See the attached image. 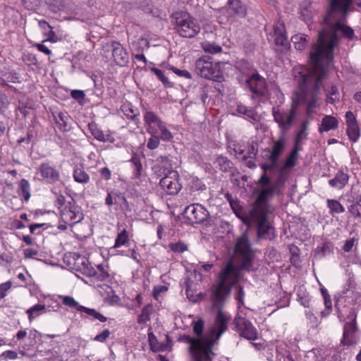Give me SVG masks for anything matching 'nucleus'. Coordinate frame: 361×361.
<instances>
[{
    "label": "nucleus",
    "mask_w": 361,
    "mask_h": 361,
    "mask_svg": "<svg viewBox=\"0 0 361 361\" xmlns=\"http://www.w3.org/2000/svg\"><path fill=\"white\" fill-rule=\"evenodd\" d=\"M64 7L63 1L61 0H54L53 2L49 5V9L53 13H57L62 10Z\"/></svg>",
    "instance_id": "bf43d9fd"
},
{
    "label": "nucleus",
    "mask_w": 361,
    "mask_h": 361,
    "mask_svg": "<svg viewBox=\"0 0 361 361\" xmlns=\"http://www.w3.org/2000/svg\"><path fill=\"white\" fill-rule=\"evenodd\" d=\"M115 63L119 66H126L129 62V55L123 45L116 41H112L109 45Z\"/></svg>",
    "instance_id": "6ab92c4d"
},
{
    "label": "nucleus",
    "mask_w": 361,
    "mask_h": 361,
    "mask_svg": "<svg viewBox=\"0 0 361 361\" xmlns=\"http://www.w3.org/2000/svg\"><path fill=\"white\" fill-rule=\"evenodd\" d=\"M281 180L278 178L273 184L268 188H263L259 192L250 213H271L272 207L268 203L269 197H271L275 193L279 192V184Z\"/></svg>",
    "instance_id": "1a4fd4ad"
},
{
    "label": "nucleus",
    "mask_w": 361,
    "mask_h": 361,
    "mask_svg": "<svg viewBox=\"0 0 361 361\" xmlns=\"http://www.w3.org/2000/svg\"><path fill=\"white\" fill-rule=\"evenodd\" d=\"M68 263L71 269L80 271L87 276L91 277L97 275V271L92 267L89 260L83 256L74 254Z\"/></svg>",
    "instance_id": "4468645a"
},
{
    "label": "nucleus",
    "mask_w": 361,
    "mask_h": 361,
    "mask_svg": "<svg viewBox=\"0 0 361 361\" xmlns=\"http://www.w3.org/2000/svg\"><path fill=\"white\" fill-rule=\"evenodd\" d=\"M274 42L276 45H280L286 48L288 44L286 35L284 33V27L283 24L276 25L274 27Z\"/></svg>",
    "instance_id": "cd10ccee"
},
{
    "label": "nucleus",
    "mask_w": 361,
    "mask_h": 361,
    "mask_svg": "<svg viewBox=\"0 0 361 361\" xmlns=\"http://www.w3.org/2000/svg\"><path fill=\"white\" fill-rule=\"evenodd\" d=\"M357 330L356 322L353 320L347 322L344 326L343 340L345 343L350 345L353 343V336Z\"/></svg>",
    "instance_id": "7c9ffc66"
},
{
    "label": "nucleus",
    "mask_w": 361,
    "mask_h": 361,
    "mask_svg": "<svg viewBox=\"0 0 361 361\" xmlns=\"http://www.w3.org/2000/svg\"><path fill=\"white\" fill-rule=\"evenodd\" d=\"M178 341L190 344L189 350L193 356L194 361H201L206 359L212 361L210 354L213 343L206 338H193L189 335L183 334L178 338Z\"/></svg>",
    "instance_id": "39448f33"
},
{
    "label": "nucleus",
    "mask_w": 361,
    "mask_h": 361,
    "mask_svg": "<svg viewBox=\"0 0 361 361\" xmlns=\"http://www.w3.org/2000/svg\"><path fill=\"white\" fill-rule=\"evenodd\" d=\"M130 162L134 166V177L139 179L142 171V165L139 155L134 154L130 159Z\"/></svg>",
    "instance_id": "ea45409f"
},
{
    "label": "nucleus",
    "mask_w": 361,
    "mask_h": 361,
    "mask_svg": "<svg viewBox=\"0 0 361 361\" xmlns=\"http://www.w3.org/2000/svg\"><path fill=\"white\" fill-rule=\"evenodd\" d=\"M174 29L183 37L192 38L200 31L197 21L188 13H178L173 16Z\"/></svg>",
    "instance_id": "423d86ee"
},
{
    "label": "nucleus",
    "mask_w": 361,
    "mask_h": 361,
    "mask_svg": "<svg viewBox=\"0 0 361 361\" xmlns=\"http://www.w3.org/2000/svg\"><path fill=\"white\" fill-rule=\"evenodd\" d=\"M202 48L205 52L209 54H217L222 51V48L221 46L215 43H210L208 42L202 43Z\"/></svg>",
    "instance_id": "79ce46f5"
},
{
    "label": "nucleus",
    "mask_w": 361,
    "mask_h": 361,
    "mask_svg": "<svg viewBox=\"0 0 361 361\" xmlns=\"http://www.w3.org/2000/svg\"><path fill=\"white\" fill-rule=\"evenodd\" d=\"M152 310L153 307L152 305L148 304L145 305L142 308L141 314L137 317V323L145 324L147 322L149 321Z\"/></svg>",
    "instance_id": "4c0bfd02"
},
{
    "label": "nucleus",
    "mask_w": 361,
    "mask_h": 361,
    "mask_svg": "<svg viewBox=\"0 0 361 361\" xmlns=\"http://www.w3.org/2000/svg\"><path fill=\"white\" fill-rule=\"evenodd\" d=\"M348 212L355 217H361V194L351 191L346 195Z\"/></svg>",
    "instance_id": "412c9836"
},
{
    "label": "nucleus",
    "mask_w": 361,
    "mask_h": 361,
    "mask_svg": "<svg viewBox=\"0 0 361 361\" xmlns=\"http://www.w3.org/2000/svg\"><path fill=\"white\" fill-rule=\"evenodd\" d=\"M51 192L54 195L55 206L60 210L61 218L64 224H59V218L54 212L47 211L49 218L53 220L52 222L47 224V228L57 226L58 228L63 231L67 228V225L72 226L83 219L84 215L80 207L72 197L68 201L60 191L52 189Z\"/></svg>",
    "instance_id": "7ed1b4c3"
},
{
    "label": "nucleus",
    "mask_w": 361,
    "mask_h": 361,
    "mask_svg": "<svg viewBox=\"0 0 361 361\" xmlns=\"http://www.w3.org/2000/svg\"><path fill=\"white\" fill-rule=\"evenodd\" d=\"M324 298V303L325 305V310L322 311L321 314L322 317H326L328 316L330 312H331L332 309V303L331 297L329 296V298Z\"/></svg>",
    "instance_id": "052dcab7"
},
{
    "label": "nucleus",
    "mask_w": 361,
    "mask_h": 361,
    "mask_svg": "<svg viewBox=\"0 0 361 361\" xmlns=\"http://www.w3.org/2000/svg\"><path fill=\"white\" fill-rule=\"evenodd\" d=\"M204 329V321L198 319L197 322H193V331L197 338H203L202 336Z\"/></svg>",
    "instance_id": "864d4df0"
},
{
    "label": "nucleus",
    "mask_w": 361,
    "mask_h": 361,
    "mask_svg": "<svg viewBox=\"0 0 361 361\" xmlns=\"http://www.w3.org/2000/svg\"><path fill=\"white\" fill-rule=\"evenodd\" d=\"M114 204H119L121 207H128V201L121 193L114 192Z\"/></svg>",
    "instance_id": "6e6d98bb"
},
{
    "label": "nucleus",
    "mask_w": 361,
    "mask_h": 361,
    "mask_svg": "<svg viewBox=\"0 0 361 361\" xmlns=\"http://www.w3.org/2000/svg\"><path fill=\"white\" fill-rule=\"evenodd\" d=\"M152 71L155 73L157 78L162 82L166 87H171V83L169 81L168 78L165 76L163 71L159 68H154Z\"/></svg>",
    "instance_id": "5fc2aeb1"
},
{
    "label": "nucleus",
    "mask_w": 361,
    "mask_h": 361,
    "mask_svg": "<svg viewBox=\"0 0 361 361\" xmlns=\"http://www.w3.org/2000/svg\"><path fill=\"white\" fill-rule=\"evenodd\" d=\"M327 205L332 212L339 214L345 211L343 205L336 200H327Z\"/></svg>",
    "instance_id": "c03bdc74"
},
{
    "label": "nucleus",
    "mask_w": 361,
    "mask_h": 361,
    "mask_svg": "<svg viewBox=\"0 0 361 361\" xmlns=\"http://www.w3.org/2000/svg\"><path fill=\"white\" fill-rule=\"evenodd\" d=\"M128 241V235L126 230H123L116 237L114 247H119L125 245Z\"/></svg>",
    "instance_id": "de8ad7c7"
},
{
    "label": "nucleus",
    "mask_w": 361,
    "mask_h": 361,
    "mask_svg": "<svg viewBox=\"0 0 361 361\" xmlns=\"http://www.w3.org/2000/svg\"><path fill=\"white\" fill-rule=\"evenodd\" d=\"M299 68H294V75L295 80L298 81V85L302 92L301 100L300 99H293L291 107L288 110L281 109L279 106H274L272 108V116L274 121L278 124L281 130V135H285L286 133L290 129L294 121L295 120L298 108L300 102L307 104V114H310L313 113L314 109L317 106L318 100V93L322 85V80L319 82L318 90L314 87V82H310L307 85L300 84L295 74L298 71Z\"/></svg>",
    "instance_id": "f03ea898"
},
{
    "label": "nucleus",
    "mask_w": 361,
    "mask_h": 361,
    "mask_svg": "<svg viewBox=\"0 0 361 361\" xmlns=\"http://www.w3.org/2000/svg\"><path fill=\"white\" fill-rule=\"evenodd\" d=\"M144 121L149 134H158V128L163 124L158 116L152 111H146L144 113Z\"/></svg>",
    "instance_id": "b1692460"
},
{
    "label": "nucleus",
    "mask_w": 361,
    "mask_h": 361,
    "mask_svg": "<svg viewBox=\"0 0 361 361\" xmlns=\"http://www.w3.org/2000/svg\"><path fill=\"white\" fill-rule=\"evenodd\" d=\"M281 180L278 178L273 184L268 188H263L259 192L250 213H271L272 207L268 203L269 197H271L275 193L279 192V184Z\"/></svg>",
    "instance_id": "6e6552de"
},
{
    "label": "nucleus",
    "mask_w": 361,
    "mask_h": 361,
    "mask_svg": "<svg viewBox=\"0 0 361 361\" xmlns=\"http://www.w3.org/2000/svg\"><path fill=\"white\" fill-rule=\"evenodd\" d=\"M121 111L129 119L134 121L140 115L139 110L134 107L130 102H126L121 107Z\"/></svg>",
    "instance_id": "473e14b6"
},
{
    "label": "nucleus",
    "mask_w": 361,
    "mask_h": 361,
    "mask_svg": "<svg viewBox=\"0 0 361 361\" xmlns=\"http://www.w3.org/2000/svg\"><path fill=\"white\" fill-rule=\"evenodd\" d=\"M338 121L336 118L332 116H325L321 123L319 131H329L330 130H334L338 128Z\"/></svg>",
    "instance_id": "c756f323"
},
{
    "label": "nucleus",
    "mask_w": 361,
    "mask_h": 361,
    "mask_svg": "<svg viewBox=\"0 0 361 361\" xmlns=\"http://www.w3.org/2000/svg\"><path fill=\"white\" fill-rule=\"evenodd\" d=\"M190 187L192 191L204 190L206 189L205 185L197 178H192L190 183Z\"/></svg>",
    "instance_id": "8fccbe9b"
},
{
    "label": "nucleus",
    "mask_w": 361,
    "mask_h": 361,
    "mask_svg": "<svg viewBox=\"0 0 361 361\" xmlns=\"http://www.w3.org/2000/svg\"><path fill=\"white\" fill-rule=\"evenodd\" d=\"M152 136L148 140V142H147V147L149 149H154L158 147V146L159 145V137H158V135H157V134H151Z\"/></svg>",
    "instance_id": "13d9d810"
},
{
    "label": "nucleus",
    "mask_w": 361,
    "mask_h": 361,
    "mask_svg": "<svg viewBox=\"0 0 361 361\" xmlns=\"http://www.w3.org/2000/svg\"><path fill=\"white\" fill-rule=\"evenodd\" d=\"M53 116L58 128L62 132H68L71 130L70 117L66 113H53Z\"/></svg>",
    "instance_id": "a878e982"
},
{
    "label": "nucleus",
    "mask_w": 361,
    "mask_h": 361,
    "mask_svg": "<svg viewBox=\"0 0 361 361\" xmlns=\"http://www.w3.org/2000/svg\"><path fill=\"white\" fill-rule=\"evenodd\" d=\"M110 334V331L109 329H105L102 333L97 335L94 338V341L103 343L109 337Z\"/></svg>",
    "instance_id": "0e129e2a"
},
{
    "label": "nucleus",
    "mask_w": 361,
    "mask_h": 361,
    "mask_svg": "<svg viewBox=\"0 0 361 361\" xmlns=\"http://www.w3.org/2000/svg\"><path fill=\"white\" fill-rule=\"evenodd\" d=\"M97 269L99 270V272L97 271V275L92 276L91 277H95L99 281H104L109 277L108 271L106 270L105 267L103 265H98Z\"/></svg>",
    "instance_id": "3c124183"
},
{
    "label": "nucleus",
    "mask_w": 361,
    "mask_h": 361,
    "mask_svg": "<svg viewBox=\"0 0 361 361\" xmlns=\"http://www.w3.org/2000/svg\"><path fill=\"white\" fill-rule=\"evenodd\" d=\"M234 323L236 331L240 336L252 341L257 338V331L249 320L244 317H238L235 319Z\"/></svg>",
    "instance_id": "dca6fc26"
},
{
    "label": "nucleus",
    "mask_w": 361,
    "mask_h": 361,
    "mask_svg": "<svg viewBox=\"0 0 361 361\" xmlns=\"http://www.w3.org/2000/svg\"><path fill=\"white\" fill-rule=\"evenodd\" d=\"M44 309V305L41 304H37L30 307L27 310V314H28L30 321H32L36 317L42 314L43 313V310Z\"/></svg>",
    "instance_id": "37998d69"
},
{
    "label": "nucleus",
    "mask_w": 361,
    "mask_h": 361,
    "mask_svg": "<svg viewBox=\"0 0 361 361\" xmlns=\"http://www.w3.org/2000/svg\"><path fill=\"white\" fill-rule=\"evenodd\" d=\"M239 272L232 261H228L219 274L217 286L213 291L214 305L223 302L230 294L231 287L237 283Z\"/></svg>",
    "instance_id": "20e7f679"
},
{
    "label": "nucleus",
    "mask_w": 361,
    "mask_h": 361,
    "mask_svg": "<svg viewBox=\"0 0 361 361\" xmlns=\"http://www.w3.org/2000/svg\"><path fill=\"white\" fill-rule=\"evenodd\" d=\"M21 195L25 201L27 202L30 197V183L25 179H22L20 183Z\"/></svg>",
    "instance_id": "49530a36"
},
{
    "label": "nucleus",
    "mask_w": 361,
    "mask_h": 361,
    "mask_svg": "<svg viewBox=\"0 0 361 361\" xmlns=\"http://www.w3.org/2000/svg\"><path fill=\"white\" fill-rule=\"evenodd\" d=\"M63 304L69 307H75L78 309L80 306L75 299L71 296H63Z\"/></svg>",
    "instance_id": "680f3d73"
},
{
    "label": "nucleus",
    "mask_w": 361,
    "mask_h": 361,
    "mask_svg": "<svg viewBox=\"0 0 361 361\" xmlns=\"http://www.w3.org/2000/svg\"><path fill=\"white\" fill-rule=\"evenodd\" d=\"M286 145V138L283 135H280L278 140L273 144L271 149H267L269 153L267 159L272 161H278L281 155L283 154Z\"/></svg>",
    "instance_id": "4be33fe9"
},
{
    "label": "nucleus",
    "mask_w": 361,
    "mask_h": 361,
    "mask_svg": "<svg viewBox=\"0 0 361 361\" xmlns=\"http://www.w3.org/2000/svg\"><path fill=\"white\" fill-rule=\"evenodd\" d=\"M214 164L216 168H219L223 172L230 171L233 167V164L227 157L219 155L216 157Z\"/></svg>",
    "instance_id": "2f4dec72"
},
{
    "label": "nucleus",
    "mask_w": 361,
    "mask_h": 361,
    "mask_svg": "<svg viewBox=\"0 0 361 361\" xmlns=\"http://www.w3.org/2000/svg\"><path fill=\"white\" fill-rule=\"evenodd\" d=\"M227 11L230 16L238 18H244L247 14L246 8L240 0H228Z\"/></svg>",
    "instance_id": "393cba45"
},
{
    "label": "nucleus",
    "mask_w": 361,
    "mask_h": 361,
    "mask_svg": "<svg viewBox=\"0 0 361 361\" xmlns=\"http://www.w3.org/2000/svg\"><path fill=\"white\" fill-rule=\"evenodd\" d=\"M74 180L79 183H87L90 181L89 175L85 171L83 167L76 166L73 171Z\"/></svg>",
    "instance_id": "f704fd0d"
},
{
    "label": "nucleus",
    "mask_w": 361,
    "mask_h": 361,
    "mask_svg": "<svg viewBox=\"0 0 361 361\" xmlns=\"http://www.w3.org/2000/svg\"><path fill=\"white\" fill-rule=\"evenodd\" d=\"M245 154H243V160H246L247 159L255 158L257 152H258V145L256 142H252L246 145V152Z\"/></svg>",
    "instance_id": "a19ab883"
},
{
    "label": "nucleus",
    "mask_w": 361,
    "mask_h": 361,
    "mask_svg": "<svg viewBox=\"0 0 361 361\" xmlns=\"http://www.w3.org/2000/svg\"><path fill=\"white\" fill-rule=\"evenodd\" d=\"M197 73L202 78L220 82L223 79V74L219 62L213 61L209 56H203L198 59L195 63Z\"/></svg>",
    "instance_id": "0eeeda50"
},
{
    "label": "nucleus",
    "mask_w": 361,
    "mask_h": 361,
    "mask_svg": "<svg viewBox=\"0 0 361 361\" xmlns=\"http://www.w3.org/2000/svg\"><path fill=\"white\" fill-rule=\"evenodd\" d=\"M301 149L300 147L294 146L291 153L288 156L284 166L287 169H291L296 164L298 152Z\"/></svg>",
    "instance_id": "e433bc0d"
},
{
    "label": "nucleus",
    "mask_w": 361,
    "mask_h": 361,
    "mask_svg": "<svg viewBox=\"0 0 361 361\" xmlns=\"http://www.w3.org/2000/svg\"><path fill=\"white\" fill-rule=\"evenodd\" d=\"M235 249V252L242 257L241 268L249 271L252 267V250L246 233L238 239Z\"/></svg>",
    "instance_id": "f8f14e48"
},
{
    "label": "nucleus",
    "mask_w": 361,
    "mask_h": 361,
    "mask_svg": "<svg viewBox=\"0 0 361 361\" xmlns=\"http://www.w3.org/2000/svg\"><path fill=\"white\" fill-rule=\"evenodd\" d=\"M157 164L152 167L155 173L161 174H170L171 171H176L173 169L178 166V159L171 156H159L157 158Z\"/></svg>",
    "instance_id": "f3484780"
},
{
    "label": "nucleus",
    "mask_w": 361,
    "mask_h": 361,
    "mask_svg": "<svg viewBox=\"0 0 361 361\" xmlns=\"http://www.w3.org/2000/svg\"><path fill=\"white\" fill-rule=\"evenodd\" d=\"M352 0H331L330 11L324 17V21L330 28L331 33L326 30L319 32L317 43L310 52L312 68L301 66L296 71V77L300 84L304 85L313 82L314 87L319 88V82L324 79L329 63L333 59V51L337 40V32L341 31L349 39L354 37V30L344 24L350 11Z\"/></svg>",
    "instance_id": "f257e3e1"
},
{
    "label": "nucleus",
    "mask_w": 361,
    "mask_h": 361,
    "mask_svg": "<svg viewBox=\"0 0 361 361\" xmlns=\"http://www.w3.org/2000/svg\"><path fill=\"white\" fill-rule=\"evenodd\" d=\"M339 100V92L338 88L335 85H331L329 90H328V94L326 102L330 104H334L335 102Z\"/></svg>",
    "instance_id": "a18cd8bd"
},
{
    "label": "nucleus",
    "mask_w": 361,
    "mask_h": 361,
    "mask_svg": "<svg viewBox=\"0 0 361 361\" xmlns=\"http://www.w3.org/2000/svg\"><path fill=\"white\" fill-rule=\"evenodd\" d=\"M348 174L339 171L335 177L329 181V183L334 188L342 189L348 183Z\"/></svg>",
    "instance_id": "c85d7f7f"
},
{
    "label": "nucleus",
    "mask_w": 361,
    "mask_h": 361,
    "mask_svg": "<svg viewBox=\"0 0 361 361\" xmlns=\"http://www.w3.org/2000/svg\"><path fill=\"white\" fill-rule=\"evenodd\" d=\"M12 283L8 281L0 284V300L7 295V292L11 289Z\"/></svg>",
    "instance_id": "e2e57ef3"
},
{
    "label": "nucleus",
    "mask_w": 361,
    "mask_h": 361,
    "mask_svg": "<svg viewBox=\"0 0 361 361\" xmlns=\"http://www.w3.org/2000/svg\"><path fill=\"white\" fill-rule=\"evenodd\" d=\"M281 180L278 178L273 184L268 188H263L259 192L250 213H271L272 207L268 203L269 197H271L275 193L279 192V184Z\"/></svg>",
    "instance_id": "9d476101"
},
{
    "label": "nucleus",
    "mask_w": 361,
    "mask_h": 361,
    "mask_svg": "<svg viewBox=\"0 0 361 361\" xmlns=\"http://www.w3.org/2000/svg\"><path fill=\"white\" fill-rule=\"evenodd\" d=\"M160 133V134L158 137L162 140L169 141L173 137L171 132L166 128L164 123L158 128V133Z\"/></svg>",
    "instance_id": "09e8293b"
},
{
    "label": "nucleus",
    "mask_w": 361,
    "mask_h": 361,
    "mask_svg": "<svg viewBox=\"0 0 361 361\" xmlns=\"http://www.w3.org/2000/svg\"><path fill=\"white\" fill-rule=\"evenodd\" d=\"M169 70L172 71L175 74H176L179 77H183L186 79H191L192 75L190 72H188L186 70H180L179 68H177L173 66H171L169 68Z\"/></svg>",
    "instance_id": "4d7b16f0"
},
{
    "label": "nucleus",
    "mask_w": 361,
    "mask_h": 361,
    "mask_svg": "<svg viewBox=\"0 0 361 361\" xmlns=\"http://www.w3.org/2000/svg\"><path fill=\"white\" fill-rule=\"evenodd\" d=\"M245 87L248 88L255 97H263L267 90V82L258 73H254L245 80Z\"/></svg>",
    "instance_id": "2eb2a0df"
},
{
    "label": "nucleus",
    "mask_w": 361,
    "mask_h": 361,
    "mask_svg": "<svg viewBox=\"0 0 361 361\" xmlns=\"http://www.w3.org/2000/svg\"><path fill=\"white\" fill-rule=\"evenodd\" d=\"M183 217L190 225L202 224L209 217L208 211L200 204H192L186 207L183 212Z\"/></svg>",
    "instance_id": "ddd939ff"
},
{
    "label": "nucleus",
    "mask_w": 361,
    "mask_h": 361,
    "mask_svg": "<svg viewBox=\"0 0 361 361\" xmlns=\"http://www.w3.org/2000/svg\"><path fill=\"white\" fill-rule=\"evenodd\" d=\"M345 121L347 124V133L349 139L356 142L360 135V130L354 114L348 111L345 113Z\"/></svg>",
    "instance_id": "aec40b11"
},
{
    "label": "nucleus",
    "mask_w": 361,
    "mask_h": 361,
    "mask_svg": "<svg viewBox=\"0 0 361 361\" xmlns=\"http://www.w3.org/2000/svg\"><path fill=\"white\" fill-rule=\"evenodd\" d=\"M295 48L298 50H303L307 44V35L302 34L295 35L291 37Z\"/></svg>",
    "instance_id": "c9c22d12"
},
{
    "label": "nucleus",
    "mask_w": 361,
    "mask_h": 361,
    "mask_svg": "<svg viewBox=\"0 0 361 361\" xmlns=\"http://www.w3.org/2000/svg\"><path fill=\"white\" fill-rule=\"evenodd\" d=\"M237 111L238 113L245 114L246 116L254 121L257 120V115L252 109H248L245 106H238Z\"/></svg>",
    "instance_id": "603ef678"
},
{
    "label": "nucleus",
    "mask_w": 361,
    "mask_h": 361,
    "mask_svg": "<svg viewBox=\"0 0 361 361\" xmlns=\"http://www.w3.org/2000/svg\"><path fill=\"white\" fill-rule=\"evenodd\" d=\"M231 317L226 312H224L221 309L218 310L213 328V331H216L217 338L227 329L228 323Z\"/></svg>",
    "instance_id": "5701e85b"
},
{
    "label": "nucleus",
    "mask_w": 361,
    "mask_h": 361,
    "mask_svg": "<svg viewBox=\"0 0 361 361\" xmlns=\"http://www.w3.org/2000/svg\"><path fill=\"white\" fill-rule=\"evenodd\" d=\"M269 161L268 164H264L261 166L262 169L264 171L263 173H266L267 171H271L276 168L277 166V161H272V160H267Z\"/></svg>",
    "instance_id": "774afa93"
},
{
    "label": "nucleus",
    "mask_w": 361,
    "mask_h": 361,
    "mask_svg": "<svg viewBox=\"0 0 361 361\" xmlns=\"http://www.w3.org/2000/svg\"><path fill=\"white\" fill-rule=\"evenodd\" d=\"M334 252V245L332 243L326 241L324 242L322 246L317 247L314 250V256L316 257L322 258L329 255Z\"/></svg>",
    "instance_id": "72a5a7b5"
},
{
    "label": "nucleus",
    "mask_w": 361,
    "mask_h": 361,
    "mask_svg": "<svg viewBox=\"0 0 361 361\" xmlns=\"http://www.w3.org/2000/svg\"><path fill=\"white\" fill-rule=\"evenodd\" d=\"M47 181L50 183L60 182V172L58 169L47 166Z\"/></svg>",
    "instance_id": "58836bf2"
},
{
    "label": "nucleus",
    "mask_w": 361,
    "mask_h": 361,
    "mask_svg": "<svg viewBox=\"0 0 361 361\" xmlns=\"http://www.w3.org/2000/svg\"><path fill=\"white\" fill-rule=\"evenodd\" d=\"M271 213H249L250 221L256 226L257 238L272 240L274 238V228L268 220Z\"/></svg>",
    "instance_id": "9b49d317"
},
{
    "label": "nucleus",
    "mask_w": 361,
    "mask_h": 361,
    "mask_svg": "<svg viewBox=\"0 0 361 361\" xmlns=\"http://www.w3.org/2000/svg\"><path fill=\"white\" fill-rule=\"evenodd\" d=\"M172 251L176 252H183L187 250V246L182 243H172L170 245Z\"/></svg>",
    "instance_id": "338daca9"
},
{
    "label": "nucleus",
    "mask_w": 361,
    "mask_h": 361,
    "mask_svg": "<svg viewBox=\"0 0 361 361\" xmlns=\"http://www.w3.org/2000/svg\"><path fill=\"white\" fill-rule=\"evenodd\" d=\"M307 132H305L304 130H300L295 137V146L300 147L301 145L302 140H305L307 138Z\"/></svg>",
    "instance_id": "69168bd1"
},
{
    "label": "nucleus",
    "mask_w": 361,
    "mask_h": 361,
    "mask_svg": "<svg viewBox=\"0 0 361 361\" xmlns=\"http://www.w3.org/2000/svg\"><path fill=\"white\" fill-rule=\"evenodd\" d=\"M88 129L90 130L92 136L98 141L103 142H113L114 139L109 134H104V132L99 129L97 125L94 123H90L88 124Z\"/></svg>",
    "instance_id": "bb28decb"
},
{
    "label": "nucleus",
    "mask_w": 361,
    "mask_h": 361,
    "mask_svg": "<svg viewBox=\"0 0 361 361\" xmlns=\"http://www.w3.org/2000/svg\"><path fill=\"white\" fill-rule=\"evenodd\" d=\"M177 171H171L170 174L164 175L159 181V185L168 195H176L181 189V185L178 180Z\"/></svg>",
    "instance_id": "a211bd4d"
}]
</instances>
